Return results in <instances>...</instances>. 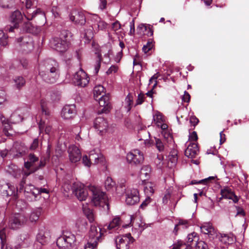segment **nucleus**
<instances>
[{
    "instance_id": "obj_14",
    "label": "nucleus",
    "mask_w": 249,
    "mask_h": 249,
    "mask_svg": "<svg viewBox=\"0 0 249 249\" xmlns=\"http://www.w3.org/2000/svg\"><path fill=\"white\" fill-rule=\"evenodd\" d=\"M70 18L71 21L78 25H83L86 22V17L83 12L76 9L72 10Z\"/></svg>"
},
{
    "instance_id": "obj_38",
    "label": "nucleus",
    "mask_w": 249,
    "mask_h": 249,
    "mask_svg": "<svg viewBox=\"0 0 249 249\" xmlns=\"http://www.w3.org/2000/svg\"><path fill=\"white\" fill-rule=\"evenodd\" d=\"M220 241L225 244H231L234 242L235 240L232 236L226 234H222Z\"/></svg>"
},
{
    "instance_id": "obj_16",
    "label": "nucleus",
    "mask_w": 249,
    "mask_h": 249,
    "mask_svg": "<svg viewBox=\"0 0 249 249\" xmlns=\"http://www.w3.org/2000/svg\"><path fill=\"white\" fill-rule=\"evenodd\" d=\"M139 201L140 197L138 190L133 189L126 193L125 202L127 205H134Z\"/></svg>"
},
{
    "instance_id": "obj_2",
    "label": "nucleus",
    "mask_w": 249,
    "mask_h": 249,
    "mask_svg": "<svg viewBox=\"0 0 249 249\" xmlns=\"http://www.w3.org/2000/svg\"><path fill=\"white\" fill-rule=\"evenodd\" d=\"M103 234L100 228H99L98 231L96 226L91 225L89 233V238L87 244L85 246V249H93L96 248L98 242L101 241Z\"/></svg>"
},
{
    "instance_id": "obj_59",
    "label": "nucleus",
    "mask_w": 249,
    "mask_h": 249,
    "mask_svg": "<svg viewBox=\"0 0 249 249\" xmlns=\"http://www.w3.org/2000/svg\"><path fill=\"white\" fill-rule=\"evenodd\" d=\"M151 201L150 197H147L141 204L140 208L144 209Z\"/></svg>"
},
{
    "instance_id": "obj_15",
    "label": "nucleus",
    "mask_w": 249,
    "mask_h": 249,
    "mask_svg": "<svg viewBox=\"0 0 249 249\" xmlns=\"http://www.w3.org/2000/svg\"><path fill=\"white\" fill-rule=\"evenodd\" d=\"M24 195L28 201H33L36 200L37 196L39 195V192L38 188L30 185L25 187Z\"/></svg>"
},
{
    "instance_id": "obj_13",
    "label": "nucleus",
    "mask_w": 249,
    "mask_h": 249,
    "mask_svg": "<svg viewBox=\"0 0 249 249\" xmlns=\"http://www.w3.org/2000/svg\"><path fill=\"white\" fill-rule=\"evenodd\" d=\"M77 113L75 105L74 104L66 105L61 111V117L65 120H70L74 118Z\"/></svg>"
},
{
    "instance_id": "obj_27",
    "label": "nucleus",
    "mask_w": 249,
    "mask_h": 249,
    "mask_svg": "<svg viewBox=\"0 0 249 249\" xmlns=\"http://www.w3.org/2000/svg\"><path fill=\"white\" fill-rule=\"evenodd\" d=\"M89 157L91 164H96L99 162L103 163L105 160V158L103 155L96 153L94 151L90 152Z\"/></svg>"
},
{
    "instance_id": "obj_32",
    "label": "nucleus",
    "mask_w": 249,
    "mask_h": 249,
    "mask_svg": "<svg viewBox=\"0 0 249 249\" xmlns=\"http://www.w3.org/2000/svg\"><path fill=\"white\" fill-rule=\"evenodd\" d=\"M23 119V117L18 112H15L11 115L9 121L10 124H17L20 123Z\"/></svg>"
},
{
    "instance_id": "obj_63",
    "label": "nucleus",
    "mask_w": 249,
    "mask_h": 249,
    "mask_svg": "<svg viewBox=\"0 0 249 249\" xmlns=\"http://www.w3.org/2000/svg\"><path fill=\"white\" fill-rule=\"evenodd\" d=\"M118 70V68L117 66L113 65L111 66L108 70L107 71L106 73L107 75H109L111 74L112 72H116Z\"/></svg>"
},
{
    "instance_id": "obj_24",
    "label": "nucleus",
    "mask_w": 249,
    "mask_h": 249,
    "mask_svg": "<svg viewBox=\"0 0 249 249\" xmlns=\"http://www.w3.org/2000/svg\"><path fill=\"white\" fill-rule=\"evenodd\" d=\"M220 194L222 196V198H225L227 199H231L234 203H237L239 198L237 196L231 191V190L229 187H225L223 189L221 190Z\"/></svg>"
},
{
    "instance_id": "obj_42",
    "label": "nucleus",
    "mask_w": 249,
    "mask_h": 249,
    "mask_svg": "<svg viewBox=\"0 0 249 249\" xmlns=\"http://www.w3.org/2000/svg\"><path fill=\"white\" fill-rule=\"evenodd\" d=\"M139 137L140 138L139 140H147L148 138H149L150 134L149 133L146 131V129H141L139 131Z\"/></svg>"
},
{
    "instance_id": "obj_49",
    "label": "nucleus",
    "mask_w": 249,
    "mask_h": 249,
    "mask_svg": "<svg viewBox=\"0 0 249 249\" xmlns=\"http://www.w3.org/2000/svg\"><path fill=\"white\" fill-rule=\"evenodd\" d=\"M97 59L96 60V65L95 66V73L97 74L101 67V62L102 60V55L100 53H97Z\"/></svg>"
},
{
    "instance_id": "obj_23",
    "label": "nucleus",
    "mask_w": 249,
    "mask_h": 249,
    "mask_svg": "<svg viewBox=\"0 0 249 249\" xmlns=\"http://www.w3.org/2000/svg\"><path fill=\"white\" fill-rule=\"evenodd\" d=\"M0 191L3 194L7 196H14L18 195V190H16L14 186L9 183H5L1 186Z\"/></svg>"
},
{
    "instance_id": "obj_62",
    "label": "nucleus",
    "mask_w": 249,
    "mask_h": 249,
    "mask_svg": "<svg viewBox=\"0 0 249 249\" xmlns=\"http://www.w3.org/2000/svg\"><path fill=\"white\" fill-rule=\"evenodd\" d=\"M12 129V127L10 124H7V125H4L3 128V132L7 136L12 135V134L9 132V130H10Z\"/></svg>"
},
{
    "instance_id": "obj_51",
    "label": "nucleus",
    "mask_w": 249,
    "mask_h": 249,
    "mask_svg": "<svg viewBox=\"0 0 249 249\" xmlns=\"http://www.w3.org/2000/svg\"><path fill=\"white\" fill-rule=\"evenodd\" d=\"M155 144L159 151L161 152L164 150V146L163 143L160 139L155 138Z\"/></svg>"
},
{
    "instance_id": "obj_31",
    "label": "nucleus",
    "mask_w": 249,
    "mask_h": 249,
    "mask_svg": "<svg viewBox=\"0 0 249 249\" xmlns=\"http://www.w3.org/2000/svg\"><path fill=\"white\" fill-rule=\"evenodd\" d=\"M85 43H89L93 37L92 28L89 27L84 29L83 33Z\"/></svg>"
},
{
    "instance_id": "obj_8",
    "label": "nucleus",
    "mask_w": 249,
    "mask_h": 249,
    "mask_svg": "<svg viewBox=\"0 0 249 249\" xmlns=\"http://www.w3.org/2000/svg\"><path fill=\"white\" fill-rule=\"evenodd\" d=\"M89 78L87 76V73L82 70L80 69L77 71L72 79L74 84L81 87H85L89 82Z\"/></svg>"
},
{
    "instance_id": "obj_1",
    "label": "nucleus",
    "mask_w": 249,
    "mask_h": 249,
    "mask_svg": "<svg viewBox=\"0 0 249 249\" xmlns=\"http://www.w3.org/2000/svg\"><path fill=\"white\" fill-rule=\"evenodd\" d=\"M39 76L48 83H54L60 74L59 66L57 62L52 59L43 61L39 66Z\"/></svg>"
},
{
    "instance_id": "obj_64",
    "label": "nucleus",
    "mask_w": 249,
    "mask_h": 249,
    "mask_svg": "<svg viewBox=\"0 0 249 249\" xmlns=\"http://www.w3.org/2000/svg\"><path fill=\"white\" fill-rule=\"evenodd\" d=\"M199 122L198 119L196 118L195 116H191L190 118V123L191 124L195 126Z\"/></svg>"
},
{
    "instance_id": "obj_53",
    "label": "nucleus",
    "mask_w": 249,
    "mask_h": 249,
    "mask_svg": "<svg viewBox=\"0 0 249 249\" xmlns=\"http://www.w3.org/2000/svg\"><path fill=\"white\" fill-rule=\"evenodd\" d=\"M147 25L144 24H140L137 28V30H138V33L140 34H144V32H146L147 31Z\"/></svg>"
},
{
    "instance_id": "obj_48",
    "label": "nucleus",
    "mask_w": 249,
    "mask_h": 249,
    "mask_svg": "<svg viewBox=\"0 0 249 249\" xmlns=\"http://www.w3.org/2000/svg\"><path fill=\"white\" fill-rule=\"evenodd\" d=\"M195 249H208V246L207 244L204 241H199L195 243Z\"/></svg>"
},
{
    "instance_id": "obj_33",
    "label": "nucleus",
    "mask_w": 249,
    "mask_h": 249,
    "mask_svg": "<svg viewBox=\"0 0 249 249\" xmlns=\"http://www.w3.org/2000/svg\"><path fill=\"white\" fill-rule=\"evenodd\" d=\"M14 87L18 89L23 87L26 83L25 79L20 76H16L14 79Z\"/></svg>"
},
{
    "instance_id": "obj_11",
    "label": "nucleus",
    "mask_w": 249,
    "mask_h": 249,
    "mask_svg": "<svg viewBox=\"0 0 249 249\" xmlns=\"http://www.w3.org/2000/svg\"><path fill=\"white\" fill-rule=\"evenodd\" d=\"M72 192L80 201L85 200L88 196L87 189L81 183L73 184Z\"/></svg>"
},
{
    "instance_id": "obj_46",
    "label": "nucleus",
    "mask_w": 249,
    "mask_h": 249,
    "mask_svg": "<svg viewBox=\"0 0 249 249\" xmlns=\"http://www.w3.org/2000/svg\"><path fill=\"white\" fill-rule=\"evenodd\" d=\"M115 185L114 181L110 177H107L105 182V186L107 190L111 189Z\"/></svg>"
},
{
    "instance_id": "obj_61",
    "label": "nucleus",
    "mask_w": 249,
    "mask_h": 249,
    "mask_svg": "<svg viewBox=\"0 0 249 249\" xmlns=\"http://www.w3.org/2000/svg\"><path fill=\"white\" fill-rule=\"evenodd\" d=\"M190 95L186 91H184V95L182 96V100L184 102L189 103L190 101Z\"/></svg>"
},
{
    "instance_id": "obj_36",
    "label": "nucleus",
    "mask_w": 249,
    "mask_h": 249,
    "mask_svg": "<svg viewBox=\"0 0 249 249\" xmlns=\"http://www.w3.org/2000/svg\"><path fill=\"white\" fill-rule=\"evenodd\" d=\"M105 88L103 86L99 85L94 87L93 89L94 98L96 100H98L100 96L104 93Z\"/></svg>"
},
{
    "instance_id": "obj_52",
    "label": "nucleus",
    "mask_w": 249,
    "mask_h": 249,
    "mask_svg": "<svg viewBox=\"0 0 249 249\" xmlns=\"http://www.w3.org/2000/svg\"><path fill=\"white\" fill-rule=\"evenodd\" d=\"M154 45L153 44L152 41H148L146 45H144L142 48V51L145 53H148L153 47Z\"/></svg>"
},
{
    "instance_id": "obj_29",
    "label": "nucleus",
    "mask_w": 249,
    "mask_h": 249,
    "mask_svg": "<svg viewBox=\"0 0 249 249\" xmlns=\"http://www.w3.org/2000/svg\"><path fill=\"white\" fill-rule=\"evenodd\" d=\"M63 233L65 235V238H67L68 241V243H69V244H68L69 247V249L73 248L75 247V242L76 241L75 235L69 231H65Z\"/></svg>"
},
{
    "instance_id": "obj_28",
    "label": "nucleus",
    "mask_w": 249,
    "mask_h": 249,
    "mask_svg": "<svg viewBox=\"0 0 249 249\" xmlns=\"http://www.w3.org/2000/svg\"><path fill=\"white\" fill-rule=\"evenodd\" d=\"M151 171V169L149 165H146L142 166L140 173V178L143 180L147 179L150 177Z\"/></svg>"
},
{
    "instance_id": "obj_12",
    "label": "nucleus",
    "mask_w": 249,
    "mask_h": 249,
    "mask_svg": "<svg viewBox=\"0 0 249 249\" xmlns=\"http://www.w3.org/2000/svg\"><path fill=\"white\" fill-rule=\"evenodd\" d=\"M133 238L130 233L126 234L125 236H118L116 239V244L117 249H129V243L133 242Z\"/></svg>"
},
{
    "instance_id": "obj_18",
    "label": "nucleus",
    "mask_w": 249,
    "mask_h": 249,
    "mask_svg": "<svg viewBox=\"0 0 249 249\" xmlns=\"http://www.w3.org/2000/svg\"><path fill=\"white\" fill-rule=\"evenodd\" d=\"M108 124L107 121L103 117H97L94 122V127L99 131V133L102 135L107 129Z\"/></svg>"
},
{
    "instance_id": "obj_55",
    "label": "nucleus",
    "mask_w": 249,
    "mask_h": 249,
    "mask_svg": "<svg viewBox=\"0 0 249 249\" xmlns=\"http://www.w3.org/2000/svg\"><path fill=\"white\" fill-rule=\"evenodd\" d=\"M7 102L6 94L4 90H0V105L4 104Z\"/></svg>"
},
{
    "instance_id": "obj_56",
    "label": "nucleus",
    "mask_w": 249,
    "mask_h": 249,
    "mask_svg": "<svg viewBox=\"0 0 249 249\" xmlns=\"http://www.w3.org/2000/svg\"><path fill=\"white\" fill-rule=\"evenodd\" d=\"M125 102L128 104L129 109H130L131 108V105L133 103V96L131 94L129 93L127 95L125 98Z\"/></svg>"
},
{
    "instance_id": "obj_9",
    "label": "nucleus",
    "mask_w": 249,
    "mask_h": 249,
    "mask_svg": "<svg viewBox=\"0 0 249 249\" xmlns=\"http://www.w3.org/2000/svg\"><path fill=\"white\" fill-rule=\"evenodd\" d=\"M127 161L133 164L138 165L142 163L144 160L142 153L138 149H135L127 154L126 156Z\"/></svg>"
},
{
    "instance_id": "obj_3",
    "label": "nucleus",
    "mask_w": 249,
    "mask_h": 249,
    "mask_svg": "<svg viewBox=\"0 0 249 249\" xmlns=\"http://www.w3.org/2000/svg\"><path fill=\"white\" fill-rule=\"evenodd\" d=\"M46 164L45 160H41L39 161L38 157L34 154H30L28 157V160L24 162V167L26 169H32V172H36L39 169L44 167Z\"/></svg>"
},
{
    "instance_id": "obj_47",
    "label": "nucleus",
    "mask_w": 249,
    "mask_h": 249,
    "mask_svg": "<svg viewBox=\"0 0 249 249\" xmlns=\"http://www.w3.org/2000/svg\"><path fill=\"white\" fill-rule=\"evenodd\" d=\"M145 193L147 195H152L154 193V189L152 186V184L150 182H148L147 184H146V185L144 189Z\"/></svg>"
},
{
    "instance_id": "obj_25",
    "label": "nucleus",
    "mask_w": 249,
    "mask_h": 249,
    "mask_svg": "<svg viewBox=\"0 0 249 249\" xmlns=\"http://www.w3.org/2000/svg\"><path fill=\"white\" fill-rule=\"evenodd\" d=\"M199 149L196 143H190L185 151V155L190 158H194L198 154Z\"/></svg>"
},
{
    "instance_id": "obj_7",
    "label": "nucleus",
    "mask_w": 249,
    "mask_h": 249,
    "mask_svg": "<svg viewBox=\"0 0 249 249\" xmlns=\"http://www.w3.org/2000/svg\"><path fill=\"white\" fill-rule=\"evenodd\" d=\"M27 220V218L22 213H16L11 216L9 222V226L13 230L19 228L24 225Z\"/></svg>"
},
{
    "instance_id": "obj_45",
    "label": "nucleus",
    "mask_w": 249,
    "mask_h": 249,
    "mask_svg": "<svg viewBox=\"0 0 249 249\" xmlns=\"http://www.w3.org/2000/svg\"><path fill=\"white\" fill-rule=\"evenodd\" d=\"M14 3V0H0V6L2 8H10Z\"/></svg>"
},
{
    "instance_id": "obj_10",
    "label": "nucleus",
    "mask_w": 249,
    "mask_h": 249,
    "mask_svg": "<svg viewBox=\"0 0 249 249\" xmlns=\"http://www.w3.org/2000/svg\"><path fill=\"white\" fill-rule=\"evenodd\" d=\"M50 46L58 52L64 53L68 48V43L61 38L54 37L50 40Z\"/></svg>"
},
{
    "instance_id": "obj_54",
    "label": "nucleus",
    "mask_w": 249,
    "mask_h": 249,
    "mask_svg": "<svg viewBox=\"0 0 249 249\" xmlns=\"http://www.w3.org/2000/svg\"><path fill=\"white\" fill-rule=\"evenodd\" d=\"M163 160V156L161 155H158L157 158L155 159V162L159 166V168L161 167L163 165L162 160Z\"/></svg>"
},
{
    "instance_id": "obj_41",
    "label": "nucleus",
    "mask_w": 249,
    "mask_h": 249,
    "mask_svg": "<svg viewBox=\"0 0 249 249\" xmlns=\"http://www.w3.org/2000/svg\"><path fill=\"white\" fill-rule=\"evenodd\" d=\"M214 179V177H210L208 178L199 180L198 181L196 180H192L191 182L190 183V184L191 185H194V184H207L209 181L210 180H213Z\"/></svg>"
},
{
    "instance_id": "obj_50",
    "label": "nucleus",
    "mask_w": 249,
    "mask_h": 249,
    "mask_svg": "<svg viewBox=\"0 0 249 249\" xmlns=\"http://www.w3.org/2000/svg\"><path fill=\"white\" fill-rule=\"evenodd\" d=\"M0 44L3 46L7 44V37L2 30H0Z\"/></svg>"
},
{
    "instance_id": "obj_26",
    "label": "nucleus",
    "mask_w": 249,
    "mask_h": 249,
    "mask_svg": "<svg viewBox=\"0 0 249 249\" xmlns=\"http://www.w3.org/2000/svg\"><path fill=\"white\" fill-rule=\"evenodd\" d=\"M36 240L37 243L35 244L34 247L35 248L36 247V249H37L38 246H39V245H38V243L42 246L45 245L49 242L50 240V237L47 233L41 231L36 235Z\"/></svg>"
},
{
    "instance_id": "obj_60",
    "label": "nucleus",
    "mask_w": 249,
    "mask_h": 249,
    "mask_svg": "<svg viewBox=\"0 0 249 249\" xmlns=\"http://www.w3.org/2000/svg\"><path fill=\"white\" fill-rule=\"evenodd\" d=\"M82 161L83 164L88 167H89L91 165L90 161L89 160V156L88 157L87 155H85L83 157Z\"/></svg>"
},
{
    "instance_id": "obj_21",
    "label": "nucleus",
    "mask_w": 249,
    "mask_h": 249,
    "mask_svg": "<svg viewBox=\"0 0 249 249\" xmlns=\"http://www.w3.org/2000/svg\"><path fill=\"white\" fill-rule=\"evenodd\" d=\"M23 14L27 19L31 20L33 19L36 16L41 15L44 16L43 12L39 8L33 7L32 8H28L23 12Z\"/></svg>"
},
{
    "instance_id": "obj_34",
    "label": "nucleus",
    "mask_w": 249,
    "mask_h": 249,
    "mask_svg": "<svg viewBox=\"0 0 249 249\" xmlns=\"http://www.w3.org/2000/svg\"><path fill=\"white\" fill-rule=\"evenodd\" d=\"M83 212L89 219L90 222H92L94 220V215L92 211L87 206L83 207Z\"/></svg>"
},
{
    "instance_id": "obj_57",
    "label": "nucleus",
    "mask_w": 249,
    "mask_h": 249,
    "mask_svg": "<svg viewBox=\"0 0 249 249\" xmlns=\"http://www.w3.org/2000/svg\"><path fill=\"white\" fill-rule=\"evenodd\" d=\"M145 98V95L144 94L140 93L139 94L138 96V98L136 102V105H141L144 102V99Z\"/></svg>"
},
{
    "instance_id": "obj_22",
    "label": "nucleus",
    "mask_w": 249,
    "mask_h": 249,
    "mask_svg": "<svg viewBox=\"0 0 249 249\" xmlns=\"http://www.w3.org/2000/svg\"><path fill=\"white\" fill-rule=\"evenodd\" d=\"M201 231L202 233L207 234L210 238L213 239L216 236V232L214 229L212 224L208 223H204L200 227Z\"/></svg>"
},
{
    "instance_id": "obj_20",
    "label": "nucleus",
    "mask_w": 249,
    "mask_h": 249,
    "mask_svg": "<svg viewBox=\"0 0 249 249\" xmlns=\"http://www.w3.org/2000/svg\"><path fill=\"white\" fill-rule=\"evenodd\" d=\"M99 105L103 107L102 112L107 113L109 112L111 108V105L109 101V94H103L100 97L98 98Z\"/></svg>"
},
{
    "instance_id": "obj_19",
    "label": "nucleus",
    "mask_w": 249,
    "mask_h": 249,
    "mask_svg": "<svg viewBox=\"0 0 249 249\" xmlns=\"http://www.w3.org/2000/svg\"><path fill=\"white\" fill-rule=\"evenodd\" d=\"M68 152L70 160L72 163L79 161L81 158V153L80 150L75 146L72 145L69 147Z\"/></svg>"
},
{
    "instance_id": "obj_43",
    "label": "nucleus",
    "mask_w": 249,
    "mask_h": 249,
    "mask_svg": "<svg viewBox=\"0 0 249 249\" xmlns=\"http://www.w3.org/2000/svg\"><path fill=\"white\" fill-rule=\"evenodd\" d=\"M120 224V218L119 217L114 218L111 222L107 225V228L108 230H111Z\"/></svg>"
},
{
    "instance_id": "obj_44",
    "label": "nucleus",
    "mask_w": 249,
    "mask_h": 249,
    "mask_svg": "<svg viewBox=\"0 0 249 249\" xmlns=\"http://www.w3.org/2000/svg\"><path fill=\"white\" fill-rule=\"evenodd\" d=\"M41 212V209L38 208L35 212H33L31 213L30 216V219L31 221H36L38 220Z\"/></svg>"
},
{
    "instance_id": "obj_17",
    "label": "nucleus",
    "mask_w": 249,
    "mask_h": 249,
    "mask_svg": "<svg viewBox=\"0 0 249 249\" xmlns=\"http://www.w3.org/2000/svg\"><path fill=\"white\" fill-rule=\"evenodd\" d=\"M15 33H31L33 34H37L38 33V30L36 27L34 26L29 21L25 22L19 25L18 31H16Z\"/></svg>"
},
{
    "instance_id": "obj_35",
    "label": "nucleus",
    "mask_w": 249,
    "mask_h": 249,
    "mask_svg": "<svg viewBox=\"0 0 249 249\" xmlns=\"http://www.w3.org/2000/svg\"><path fill=\"white\" fill-rule=\"evenodd\" d=\"M178 151L175 149H173L170 152L168 156V160L172 164V166H174L176 164L178 161Z\"/></svg>"
},
{
    "instance_id": "obj_39",
    "label": "nucleus",
    "mask_w": 249,
    "mask_h": 249,
    "mask_svg": "<svg viewBox=\"0 0 249 249\" xmlns=\"http://www.w3.org/2000/svg\"><path fill=\"white\" fill-rule=\"evenodd\" d=\"M172 249H195L194 246L187 247V244L182 241H178L174 244Z\"/></svg>"
},
{
    "instance_id": "obj_40",
    "label": "nucleus",
    "mask_w": 249,
    "mask_h": 249,
    "mask_svg": "<svg viewBox=\"0 0 249 249\" xmlns=\"http://www.w3.org/2000/svg\"><path fill=\"white\" fill-rule=\"evenodd\" d=\"M6 230L5 228L0 231V244L1 245V249H3L6 242Z\"/></svg>"
},
{
    "instance_id": "obj_37",
    "label": "nucleus",
    "mask_w": 249,
    "mask_h": 249,
    "mask_svg": "<svg viewBox=\"0 0 249 249\" xmlns=\"http://www.w3.org/2000/svg\"><path fill=\"white\" fill-rule=\"evenodd\" d=\"M197 240L198 238L196 236V233L193 232L188 234L187 236V243L186 244H187V247H194L195 243L198 242Z\"/></svg>"
},
{
    "instance_id": "obj_4",
    "label": "nucleus",
    "mask_w": 249,
    "mask_h": 249,
    "mask_svg": "<svg viewBox=\"0 0 249 249\" xmlns=\"http://www.w3.org/2000/svg\"><path fill=\"white\" fill-rule=\"evenodd\" d=\"M23 19L22 15L21 12L18 10H16L12 13L10 16V20L12 25L7 26L5 29L9 32H16L19 30V24Z\"/></svg>"
},
{
    "instance_id": "obj_30",
    "label": "nucleus",
    "mask_w": 249,
    "mask_h": 249,
    "mask_svg": "<svg viewBox=\"0 0 249 249\" xmlns=\"http://www.w3.org/2000/svg\"><path fill=\"white\" fill-rule=\"evenodd\" d=\"M57 246L61 249H69L68 245V241L67 238H65V235L63 234L62 236L58 238L56 241Z\"/></svg>"
},
{
    "instance_id": "obj_6",
    "label": "nucleus",
    "mask_w": 249,
    "mask_h": 249,
    "mask_svg": "<svg viewBox=\"0 0 249 249\" xmlns=\"http://www.w3.org/2000/svg\"><path fill=\"white\" fill-rule=\"evenodd\" d=\"M20 49L25 53L30 52L34 48L33 40L28 35H24L17 38Z\"/></svg>"
},
{
    "instance_id": "obj_58",
    "label": "nucleus",
    "mask_w": 249,
    "mask_h": 249,
    "mask_svg": "<svg viewBox=\"0 0 249 249\" xmlns=\"http://www.w3.org/2000/svg\"><path fill=\"white\" fill-rule=\"evenodd\" d=\"M121 25L119 21L116 20L112 24L111 29L114 31H117L121 28Z\"/></svg>"
},
{
    "instance_id": "obj_5",
    "label": "nucleus",
    "mask_w": 249,
    "mask_h": 249,
    "mask_svg": "<svg viewBox=\"0 0 249 249\" xmlns=\"http://www.w3.org/2000/svg\"><path fill=\"white\" fill-rule=\"evenodd\" d=\"M92 201L96 206L104 207L105 205L108 209L109 206L107 201L106 194L95 188L92 190Z\"/></svg>"
}]
</instances>
